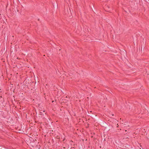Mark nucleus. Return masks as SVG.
I'll return each mask as SVG.
<instances>
[{"label": "nucleus", "instance_id": "39448f33", "mask_svg": "<svg viewBox=\"0 0 149 149\" xmlns=\"http://www.w3.org/2000/svg\"><path fill=\"white\" fill-rule=\"evenodd\" d=\"M37 120H35V122H36V123H38V121H37Z\"/></svg>", "mask_w": 149, "mask_h": 149}, {"label": "nucleus", "instance_id": "7ed1b4c3", "mask_svg": "<svg viewBox=\"0 0 149 149\" xmlns=\"http://www.w3.org/2000/svg\"><path fill=\"white\" fill-rule=\"evenodd\" d=\"M105 136H106V135H105V134H104V135H103V137H102V139H103H103H104V141H106V138H105Z\"/></svg>", "mask_w": 149, "mask_h": 149}, {"label": "nucleus", "instance_id": "423d86ee", "mask_svg": "<svg viewBox=\"0 0 149 149\" xmlns=\"http://www.w3.org/2000/svg\"><path fill=\"white\" fill-rule=\"evenodd\" d=\"M38 123H42V122H38Z\"/></svg>", "mask_w": 149, "mask_h": 149}, {"label": "nucleus", "instance_id": "20e7f679", "mask_svg": "<svg viewBox=\"0 0 149 149\" xmlns=\"http://www.w3.org/2000/svg\"><path fill=\"white\" fill-rule=\"evenodd\" d=\"M144 49V47H143V48H142V47H141V53H142L143 52V51Z\"/></svg>", "mask_w": 149, "mask_h": 149}, {"label": "nucleus", "instance_id": "f03ea898", "mask_svg": "<svg viewBox=\"0 0 149 149\" xmlns=\"http://www.w3.org/2000/svg\"><path fill=\"white\" fill-rule=\"evenodd\" d=\"M36 146H37L36 148H34V149H39L40 147V145H39L38 146L36 145Z\"/></svg>", "mask_w": 149, "mask_h": 149}, {"label": "nucleus", "instance_id": "0eeeda50", "mask_svg": "<svg viewBox=\"0 0 149 149\" xmlns=\"http://www.w3.org/2000/svg\"><path fill=\"white\" fill-rule=\"evenodd\" d=\"M38 20H39V19H38Z\"/></svg>", "mask_w": 149, "mask_h": 149}, {"label": "nucleus", "instance_id": "6e6552de", "mask_svg": "<svg viewBox=\"0 0 149 149\" xmlns=\"http://www.w3.org/2000/svg\"><path fill=\"white\" fill-rule=\"evenodd\" d=\"M43 112H45V111H43Z\"/></svg>", "mask_w": 149, "mask_h": 149}, {"label": "nucleus", "instance_id": "f257e3e1", "mask_svg": "<svg viewBox=\"0 0 149 149\" xmlns=\"http://www.w3.org/2000/svg\"><path fill=\"white\" fill-rule=\"evenodd\" d=\"M29 144L31 147H32L33 148H36V147H37V146H36V145L35 144V143H34L30 142Z\"/></svg>", "mask_w": 149, "mask_h": 149}]
</instances>
